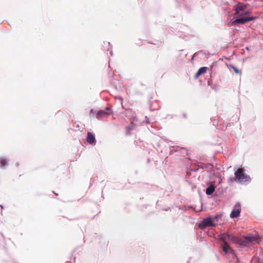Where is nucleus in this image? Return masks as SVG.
Listing matches in <instances>:
<instances>
[{"mask_svg":"<svg viewBox=\"0 0 263 263\" xmlns=\"http://www.w3.org/2000/svg\"><path fill=\"white\" fill-rule=\"evenodd\" d=\"M258 238L252 235H248L246 236L239 237H232V241L238 245L240 247H249L257 242Z\"/></svg>","mask_w":263,"mask_h":263,"instance_id":"nucleus-1","label":"nucleus"},{"mask_svg":"<svg viewBox=\"0 0 263 263\" xmlns=\"http://www.w3.org/2000/svg\"><path fill=\"white\" fill-rule=\"evenodd\" d=\"M235 15L237 16H250L251 13L249 5L242 3H238L234 7Z\"/></svg>","mask_w":263,"mask_h":263,"instance_id":"nucleus-2","label":"nucleus"},{"mask_svg":"<svg viewBox=\"0 0 263 263\" xmlns=\"http://www.w3.org/2000/svg\"><path fill=\"white\" fill-rule=\"evenodd\" d=\"M235 180L240 183L249 182L251 181L250 177L246 175L245 170L242 168H239L235 172Z\"/></svg>","mask_w":263,"mask_h":263,"instance_id":"nucleus-3","label":"nucleus"},{"mask_svg":"<svg viewBox=\"0 0 263 263\" xmlns=\"http://www.w3.org/2000/svg\"><path fill=\"white\" fill-rule=\"evenodd\" d=\"M238 18L232 21V24L236 25L237 24H244L248 22L253 21L256 18L255 17L251 16H237Z\"/></svg>","mask_w":263,"mask_h":263,"instance_id":"nucleus-4","label":"nucleus"},{"mask_svg":"<svg viewBox=\"0 0 263 263\" xmlns=\"http://www.w3.org/2000/svg\"><path fill=\"white\" fill-rule=\"evenodd\" d=\"M217 219V217L211 218L208 217L203 219L201 223L199 224V227L201 228H205L206 227H213L215 225L214 223L215 220Z\"/></svg>","mask_w":263,"mask_h":263,"instance_id":"nucleus-5","label":"nucleus"},{"mask_svg":"<svg viewBox=\"0 0 263 263\" xmlns=\"http://www.w3.org/2000/svg\"><path fill=\"white\" fill-rule=\"evenodd\" d=\"M240 211V204L239 203H237L234 206L233 210L231 213V217L234 218L238 217L239 216Z\"/></svg>","mask_w":263,"mask_h":263,"instance_id":"nucleus-6","label":"nucleus"},{"mask_svg":"<svg viewBox=\"0 0 263 263\" xmlns=\"http://www.w3.org/2000/svg\"><path fill=\"white\" fill-rule=\"evenodd\" d=\"M90 112L91 114H94L97 115V118L98 119H100V118L102 117H106L110 115L109 112H107L105 111V110H99L98 111H96L93 109H91L90 111Z\"/></svg>","mask_w":263,"mask_h":263,"instance_id":"nucleus-7","label":"nucleus"},{"mask_svg":"<svg viewBox=\"0 0 263 263\" xmlns=\"http://www.w3.org/2000/svg\"><path fill=\"white\" fill-rule=\"evenodd\" d=\"M235 237L234 236L231 235L229 233H223L219 236V239L222 241V243L227 242V240L232 241V237Z\"/></svg>","mask_w":263,"mask_h":263,"instance_id":"nucleus-8","label":"nucleus"},{"mask_svg":"<svg viewBox=\"0 0 263 263\" xmlns=\"http://www.w3.org/2000/svg\"><path fill=\"white\" fill-rule=\"evenodd\" d=\"M86 140L87 142L90 144L95 145L96 143L94 135L90 132H88Z\"/></svg>","mask_w":263,"mask_h":263,"instance_id":"nucleus-9","label":"nucleus"},{"mask_svg":"<svg viewBox=\"0 0 263 263\" xmlns=\"http://www.w3.org/2000/svg\"><path fill=\"white\" fill-rule=\"evenodd\" d=\"M223 251L226 253L228 254L232 252V248L230 247L229 245L227 242L222 243L221 245Z\"/></svg>","mask_w":263,"mask_h":263,"instance_id":"nucleus-10","label":"nucleus"},{"mask_svg":"<svg viewBox=\"0 0 263 263\" xmlns=\"http://www.w3.org/2000/svg\"><path fill=\"white\" fill-rule=\"evenodd\" d=\"M207 69L208 68L206 67H202L199 68L197 73L195 74V78H197L200 75L205 73L207 71Z\"/></svg>","mask_w":263,"mask_h":263,"instance_id":"nucleus-11","label":"nucleus"},{"mask_svg":"<svg viewBox=\"0 0 263 263\" xmlns=\"http://www.w3.org/2000/svg\"><path fill=\"white\" fill-rule=\"evenodd\" d=\"M215 191V187L214 185H211L206 189V194L208 195H211Z\"/></svg>","mask_w":263,"mask_h":263,"instance_id":"nucleus-12","label":"nucleus"},{"mask_svg":"<svg viewBox=\"0 0 263 263\" xmlns=\"http://www.w3.org/2000/svg\"><path fill=\"white\" fill-rule=\"evenodd\" d=\"M8 160L5 159H2L0 161V167H3L5 166L8 165Z\"/></svg>","mask_w":263,"mask_h":263,"instance_id":"nucleus-13","label":"nucleus"},{"mask_svg":"<svg viewBox=\"0 0 263 263\" xmlns=\"http://www.w3.org/2000/svg\"><path fill=\"white\" fill-rule=\"evenodd\" d=\"M230 67L234 70L235 73L236 74H241V71L239 70L237 67L233 66L230 65Z\"/></svg>","mask_w":263,"mask_h":263,"instance_id":"nucleus-14","label":"nucleus"},{"mask_svg":"<svg viewBox=\"0 0 263 263\" xmlns=\"http://www.w3.org/2000/svg\"><path fill=\"white\" fill-rule=\"evenodd\" d=\"M0 207L2 209V210H3L4 209V206L2 204H0Z\"/></svg>","mask_w":263,"mask_h":263,"instance_id":"nucleus-15","label":"nucleus"}]
</instances>
